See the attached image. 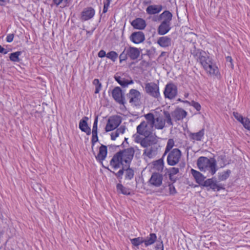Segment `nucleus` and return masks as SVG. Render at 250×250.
<instances>
[{
	"instance_id": "obj_1",
	"label": "nucleus",
	"mask_w": 250,
	"mask_h": 250,
	"mask_svg": "<svg viewBox=\"0 0 250 250\" xmlns=\"http://www.w3.org/2000/svg\"><path fill=\"white\" fill-rule=\"evenodd\" d=\"M134 149L133 147H129L120 151L114 155L110 161V165L114 168L120 167L121 165L125 167H129L134 154Z\"/></svg>"
},
{
	"instance_id": "obj_2",
	"label": "nucleus",
	"mask_w": 250,
	"mask_h": 250,
	"mask_svg": "<svg viewBox=\"0 0 250 250\" xmlns=\"http://www.w3.org/2000/svg\"><path fill=\"white\" fill-rule=\"evenodd\" d=\"M193 55L197 61L203 66L207 73L210 75H217L219 72L218 67L211 61V59L205 51L195 50Z\"/></svg>"
},
{
	"instance_id": "obj_3",
	"label": "nucleus",
	"mask_w": 250,
	"mask_h": 250,
	"mask_svg": "<svg viewBox=\"0 0 250 250\" xmlns=\"http://www.w3.org/2000/svg\"><path fill=\"white\" fill-rule=\"evenodd\" d=\"M199 169L204 172H208L211 175H214L217 170L216 162L213 158L208 159L205 157H200L197 162Z\"/></svg>"
},
{
	"instance_id": "obj_4",
	"label": "nucleus",
	"mask_w": 250,
	"mask_h": 250,
	"mask_svg": "<svg viewBox=\"0 0 250 250\" xmlns=\"http://www.w3.org/2000/svg\"><path fill=\"white\" fill-rule=\"evenodd\" d=\"M182 152L178 148H174L169 152L167 156V164L173 166L177 165L181 158Z\"/></svg>"
},
{
	"instance_id": "obj_5",
	"label": "nucleus",
	"mask_w": 250,
	"mask_h": 250,
	"mask_svg": "<svg viewBox=\"0 0 250 250\" xmlns=\"http://www.w3.org/2000/svg\"><path fill=\"white\" fill-rule=\"evenodd\" d=\"M162 186L164 188L168 187L170 194H175L176 190L175 187L170 184L167 176H162V174L157 175V187Z\"/></svg>"
},
{
	"instance_id": "obj_6",
	"label": "nucleus",
	"mask_w": 250,
	"mask_h": 250,
	"mask_svg": "<svg viewBox=\"0 0 250 250\" xmlns=\"http://www.w3.org/2000/svg\"><path fill=\"white\" fill-rule=\"evenodd\" d=\"M129 99V102L132 105L137 106L139 104L141 96L140 93L137 90L132 89L126 95Z\"/></svg>"
},
{
	"instance_id": "obj_7",
	"label": "nucleus",
	"mask_w": 250,
	"mask_h": 250,
	"mask_svg": "<svg viewBox=\"0 0 250 250\" xmlns=\"http://www.w3.org/2000/svg\"><path fill=\"white\" fill-rule=\"evenodd\" d=\"M154 131V128L150 127L146 124L145 121L142 122L137 127V133L144 136L145 137H149Z\"/></svg>"
},
{
	"instance_id": "obj_8",
	"label": "nucleus",
	"mask_w": 250,
	"mask_h": 250,
	"mask_svg": "<svg viewBox=\"0 0 250 250\" xmlns=\"http://www.w3.org/2000/svg\"><path fill=\"white\" fill-rule=\"evenodd\" d=\"M121 123V119L120 116H114L110 117L105 129L106 132L110 131L116 128Z\"/></svg>"
},
{
	"instance_id": "obj_9",
	"label": "nucleus",
	"mask_w": 250,
	"mask_h": 250,
	"mask_svg": "<svg viewBox=\"0 0 250 250\" xmlns=\"http://www.w3.org/2000/svg\"><path fill=\"white\" fill-rule=\"evenodd\" d=\"M177 94V86L172 83H168L166 85L164 94L166 97L171 99L174 98Z\"/></svg>"
},
{
	"instance_id": "obj_10",
	"label": "nucleus",
	"mask_w": 250,
	"mask_h": 250,
	"mask_svg": "<svg viewBox=\"0 0 250 250\" xmlns=\"http://www.w3.org/2000/svg\"><path fill=\"white\" fill-rule=\"evenodd\" d=\"M202 186L209 187L210 189L214 191H219L224 188L222 185L218 184L217 181L213 178L208 179L203 183Z\"/></svg>"
},
{
	"instance_id": "obj_11",
	"label": "nucleus",
	"mask_w": 250,
	"mask_h": 250,
	"mask_svg": "<svg viewBox=\"0 0 250 250\" xmlns=\"http://www.w3.org/2000/svg\"><path fill=\"white\" fill-rule=\"evenodd\" d=\"M112 96L114 99L118 103L122 104H125L124 97L122 91L120 87H116L112 90Z\"/></svg>"
},
{
	"instance_id": "obj_12",
	"label": "nucleus",
	"mask_w": 250,
	"mask_h": 250,
	"mask_svg": "<svg viewBox=\"0 0 250 250\" xmlns=\"http://www.w3.org/2000/svg\"><path fill=\"white\" fill-rule=\"evenodd\" d=\"M172 14L169 11L166 10L157 17V21L160 23L171 24Z\"/></svg>"
},
{
	"instance_id": "obj_13",
	"label": "nucleus",
	"mask_w": 250,
	"mask_h": 250,
	"mask_svg": "<svg viewBox=\"0 0 250 250\" xmlns=\"http://www.w3.org/2000/svg\"><path fill=\"white\" fill-rule=\"evenodd\" d=\"M171 115L175 121L183 120L187 115V112L183 109L176 108L172 113Z\"/></svg>"
},
{
	"instance_id": "obj_14",
	"label": "nucleus",
	"mask_w": 250,
	"mask_h": 250,
	"mask_svg": "<svg viewBox=\"0 0 250 250\" xmlns=\"http://www.w3.org/2000/svg\"><path fill=\"white\" fill-rule=\"evenodd\" d=\"M95 10L92 7L84 8L81 13V20L82 21L88 20L94 16Z\"/></svg>"
},
{
	"instance_id": "obj_15",
	"label": "nucleus",
	"mask_w": 250,
	"mask_h": 250,
	"mask_svg": "<svg viewBox=\"0 0 250 250\" xmlns=\"http://www.w3.org/2000/svg\"><path fill=\"white\" fill-rule=\"evenodd\" d=\"M132 42L135 43H139L144 42L145 39L144 34L141 31L133 33L130 37Z\"/></svg>"
},
{
	"instance_id": "obj_16",
	"label": "nucleus",
	"mask_w": 250,
	"mask_h": 250,
	"mask_svg": "<svg viewBox=\"0 0 250 250\" xmlns=\"http://www.w3.org/2000/svg\"><path fill=\"white\" fill-rule=\"evenodd\" d=\"M88 120L87 117H84L81 120L79 123V128L83 132H85L87 135H89L91 133V129L87 125Z\"/></svg>"
},
{
	"instance_id": "obj_17",
	"label": "nucleus",
	"mask_w": 250,
	"mask_h": 250,
	"mask_svg": "<svg viewBox=\"0 0 250 250\" xmlns=\"http://www.w3.org/2000/svg\"><path fill=\"white\" fill-rule=\"evenodd\" d=\"M126 48L128 56L131 60H134L137 59L139 57L140 51L138 48L133 47H126Z\"/></svg>"
},
{
	"instance_id": "obj_18",
	"label": "nucleus",
	"mask_w": 250,
	"mask_h": 250,
	"mask_svg": "<svg viewBox=\"0 0 250 250\" xmlns=\"http://www.w3.org/2000/svg\"><path fill=\"white\" fill-rule=\"evenodd\" d=\"M132 26L135 29L142 30L146 26V21L141 18H137L131 22Z\"/></svg>"
},
{
	"instance_id": "obj_19",
	"label": "nucleus",
	"mask_w": 250,
	"mask_h": 250,
	"mask_svg": "<svg viewBox=\"0 0 250 250\" xmlns=\"http://www.w3.org/2000/svg\"><path fill=\"white\" fill-rule=\"evenodd\" d=\"M145 90L147 93L155 97L156 96V84L149 83L146 84Z\"/></svg>"
},
{
	"instance_id": "obj_20",
	"label": "nucleus",
	"mask_w": 250,
	"mask_h": 250,
	"mask_svg": "<svg viewBox=\"0 0 250 250\" xmlns=\"http://www.w3.org/2000/svg\"><path fill=\"white\" fill-rule=\"evenodd\" d=\"M191 173L195 178L196 182L202 186L203 183L205 181L204 179H205L203 175L194 169H191Z\"/></svg>"
},
{
	"instance_id": "obj_21",
	"label": "nucleus",
	"mask_w": 250,
	"mask_h": 250,
	"mask_svg": "<svg viewBox=\"0 0 250 250\" xmlns=\"http://www.w3.org/2000/svg\"><path fill=\"white\" fill-rule=\"evenodd\" d=\"M131 242L133 246L137 247L143 242L145 243L146 246H148L152 244L154 241L152 240L145 241L142 237H139L136 238L131 239Z\"/></svg>"
},
{
	"instance_id": "obj_22",
	"label": "nucleus",
	"mask_w": 250,
	"mask_h": 250,
	"mask_svg": "<svg viewBox=\"0 0 250 250\" xmlns=\"http://www.w3.org/2000/svg\"><path fill=\"white\" fill-rule=\"evenodd\" d=\"M170 25L171 24L160 23L158 29V34L161 35L166 34L170 30Z\"/></svg>"
},
{
	"instance_id": "obj_23",
	"label": "nucleus",
	"mask_w": 250,
	"mask_h": 250,
	"mask_svg": "<svg viewBox=\"0 0 250 250\" xmlns=\"http://www.w3.org/2000/svg\"><path fill=\"white\" fill-rule=\"evenodd\" d=\"M107 154V147L106 146L102 145L99 148V152L97 156L96 159L99 161L104 160Z\"/></svg>"
},
{
	"instance_id": "obj_24",
	"label": "nucleus",
	"mask_w": 250,
	"mask_h": 250,
	"mask_svg": "<svg viewBox=\"0 0 250 250\" xmlns=\"http://www.w3.org/2000/svg\"><path fill=\"white\" fill-rule=\"evenodd\" d=\"M157 43L162 47H167L171 44V39L167 36L162 37L157 40Z\"/></svg>"
},
{
	"instance_id": "obj_25",
	"label": "nucleus",
	"mask_w": 250,
	"mask_h": 250,
	"mask_svg": "<svg viewBox=\"0 0 250 250\" xmlns=\"http://www.w3.org/2000/svg\"><path fill=\"white\" fill-rule=\"evenodd\" d=\"M204 135V129H202L196 133H191L189 136L191 139L197 141H201Z\"/></svg>"
},
{
	"instance_id": "obj_26",
	"label": "nucleus",
	"mask_w": 250,
	"mask_h": 250,
	"mask_svg": "<svg viewBox=\"0 0 250 250\" xmlns=\"http://www.w3.org/2000/svg\"><path fill=\"white\" fill-rule=\"evenodd\" d=\"M145 117L146 120V124L150 127L154 128L155 123L154 116L152 113H149L145 115Z\"/></svg>"
},
{
	"instance_id": "obj_27",
	"label": "nucleus",
	"mask_w": 250,
	"mask_h": 250,
	"mask_svg": "<svg viewBox=\"0 0 250 250\" xmlns=\"http://www.w3.org/2000/svg\"><path fill=\"white\" fill-rule=\"evenodd\" d=\"M179 172V169L177 167H171L169 169H167V168H166L164 171V175L163 176H167V175H170V177H171V175H174Z\"/></svg>"
},
{
	"instance_id": "obj_28",
	"label": "nucleus",
	"mask_w": 250,
	"mask_h": 250,
	"mask_svg": "<svg viewBox=\"0 0 250 250\" xmlns=\"http://www.w3.org/2000/svg\"><path fill=\"white\" fill-rule=\"evenodd\" d=\"M134 175V170L129 167H127L125 169V179L127 180H130L132 179Z\"/></svg>"
},
{
	"instance_id": "obj_29",
	"label": "nucleus",
	"mask_w": 250,
	"mask_h": 250,
	"mask_svg": "<svg viewBox=\"0 0 250 250\" xmlns=\"http://www.w3.org/2000/svg\"><path fill=\"white\" fill-rule=\"evenodd\" d=\"M231 173V171L229 169L219 173L218 175V179L220 181L226 180L229 176Z\"/></svg>"
},
{
	"instance_id": "obj_30",
	"label": "nucleus",
	"mask_w": 250,
	"mask_h": 250,
	"mask_svg": "<svg viewBox=\"0 0 250 250\" xmlns=\"http://www.w3.org/2000/svg\"><path fill=\"white\" fill-rule=\"evenodd\" d=\"M21 53L20 51L11 53L9 56L10 60L12 62H19L20 61L19 56L21 55Z\"/></svg>"
},
{
	"instance_id": "obj_31",
	"label": "nucleus",
	"mask_w": 250,
	"mask_h": 250,
	"mask_svg": "<svg viewBox=\"0 0 250 250\" xmlns=\"http://www.w3.org/2000/svg\"><path fill=\"white\" fill-rule=\"evenodd\" d=\"M174 145V141L173 139H169L167 141L166 148L164 154H163V158L166 155V154L170 151V150L172 149Z\"/></svg>"
},
{
	"instance_id": "obj_32",
	"label": "nucleus",
	"mask_w": 250,
	"mask_h": 250,
	"mask_svg": "<svg viewBox=\"0 0 250 250\" xmlns=\"http://www.w3.org/2000/svg\"><path fill=\"white\" fill-rule=\"evenodd\" d=\"M117 190L125 195H129L130 194V190L124 187L122 185L118 184L117 185Z\"/></svg>"
},
{
	"instance_id": "obj_33",
	"label": "nucleus",
	"mask_w": 250,
	"mask_h": 250,
	"mask_svg": "<svg viewBox=\"0 0 250 250\" xmlns=\"http://www.w3.org/2000/svg\"><path fill=\"white\" fill-rule=\"evenodd\" d=\"M153 144H155V143L151 141L148 137H145V138H143L140 142L141 146L144 147H146Z\"/></svg>"
},
{
	"instance_id": "obj_34",
	"label": "nucleus",
	"mask_w": 250,
	"mask_h": 250,
	"mask_svg": "<svg viewBox=\"0 0 250 250\" xmlns=\"http://www.w3.org/2000/svg\"><path fill=\"white\" fill-rule=\"evenodd\" d=\"M118 57V54L113 51H110L106 54V57L111 59L114 62L117 60Z\"/></svg>"
},
{
	"instance_id": "obj_35",
	"label": "nucleus",
	"mask_w": 250,
	"mask_h": 250,
	"mask_svg": "<svg viewBox=\"0 0 250 250\" xmlns=\"http://www.w3.org/2000/svg\"><path fill=\"white\" fill-rule=\"evenodd\" d=\"M148 186H156V173H153L150 179L148 181Z\"/></svg>"
},
{
	"instance_id": "obj_36",
	"label": "nucleus",
	"mask_w": 250,
	"mask_h": 250,
	"mask_svg": "<svg viewBox=\"0 0 250 250\" xmlns=\"http://www.w3.org/2000/svg\"><path fill=\"white\" fill-rule=\"evenodd\" d=\"M164 117L166 119V122L170 125H172L173 123L172 122L171 118L170 116V114L168 111H164Z\"/></svg>"
},
{
	"instance_id": "obj_37",
	"label": "nucleus",
	"mask_w": 250,
	"mask_h": 250,
	"mask_svg": "<svg viewBox=\"0 0 250 250\" xmlns=\"http://www.w3.org/2000/svg\"><path fill=\"white\" fill-rule=\"evenodd\" d=\"M184 103H188L189 105L194 107L197 111H200L201 108L200 104L194 101H192L191 102H189L188 101H184Z\"/></svg>"
},
{
	"instance_id": "obj_38",
	"label": "nucleus",
	"mask_w": 250,
	"mask_h": 250,
	"mask_svg": "<svg viewBox=\"0 0 250 250\" xmlns=\"http://www.w3.org/2000/svg\"><path fill=\"white\" fill-rule=\"evenodd\" d=\"M127 48L125 47L122 53L120 55V62H121L122 61H124L127 60L128 54L127 53Z\"/></svg>"
},
{
	"instance_id": "obj_39",
	"label": "nucleus",
	"mask_w": 250,
	"mask_h": 250,
	"mask_svg": "<svg viewBox=\"0 0 250 250\" xmlns=\"http://www.w3.org/2000/svg\"><path fill=\"white\" fill-rule=\"evenodd\" d=\"M147 14L152 15L156 13V5H149L146 9Z\"/></svg>"
},
{
	"instance_id": "obj_40",
	"label": "nucleus",
	"mask_w": 250,
	"mask_h": 250,
	"mask_svg": "<svg viewBox=\"0 0 250 250\" xmlns=\"http://www.w3.org/2000/svg\"><path fill=\"white\" fill-rule=\"evenodd\" d=\"M133 83V82L131 80H126L125 78H123L120 84L123 87H126L129 84Z\"/></svg>"
},
{
	"instance_id": "obj_41",
	"label": "nucleus",
	"mask_w": 250,
	"mask_h": 250,
	"mask_svg": "<svg viewBox=\"0 0 250 250\" xmlns=\"http://www.w3.org/2000/svg\"><path fill=\"white\" fill-rule=\"evenodd\" d=\"M241 123L246 129L250 130V121L249 119L244 118Z\"/></svg>"
},
{
	"instance_id": "obj_42",
	"label": "nucleus",
	"mask_w": 250,
	"mask_h": 250,
	"mask_svg": "<svg viewBox=\"0 0 250 250\" xmlns=\"http://www.w3.org/2000/svg\"><path fill=\"white\" fill-rule=\"evenodd\" d=\"M157 170H162L163 171L164 167V163L163 159V158L161 159H160L159 160H157Z\"/></svg>"
},
{
	"instance_id": "obj_43",
	"label": "nucleus",
	"mask_w": 250,
	"mask_h": 250,
	"mask_svg": "<svg viewBox=\"0 0 250 250\" xmlns=\"http://www.w3.org/2000/svg\"><path fill=\"white\" fill-rule=\"evenodd\" d=\"M98 117L97 116L94 120L93 128H92V134H95L97 133V125H98Z\"/></svg>"
},
{
	"instance_id": "obj_44",
	"label": "nucleus",
	"mask_w": 250,
	"mask_h": 250,
	"mask_svg": "<svg viewBox=\"0 0 250 250\" xmlns=\"http://www.w3.org/2000/svg\"><path fill=\"white\" fill-rule=\"evenodd\" d=\"M166 120L163 119H159L157 118V129H162L165 125Z\"/></svg>"
},
{
	"instance_id": "obj_45",
	"label": "nucleus",
	"mask_w": 250,
	"mask_h": 250,
	"mask_svg": "<svg viewBox=\"0 0 250 250\" xmlns=\"http://www.w3.org/2000/svg\"><path fill=\"white\" fill-rule=\"evenodd\" d=\"M233 115L234 116V117H235V118L239 122H240V123L242 122V121H243V119H244L243 116L240 114L239 113H238V112H233Z\"/></svg>"
},
{
	"instance_id": "obj_46",
	"label": "nucleus",
	"mask_w": 250,
	"mask_h": 250,
	"mask_svg": "<svg viewBox=\"0 0 250 250\" xmlns=\"http://www.w3.org/2000/svg\"><path fill=\"white\" fill-rule=\"evenodd\" d=\"M111 1V0H106V1L104 2L103 13H105L107 11Z\"/></svg>"
},
{
	"instance_id": "obj_47",
	"label": "nucleus",
	"mask_w": 250,
	"mask_h": 250,
	"mask_svg": "<svg viewBox=\"0 0 250 250\" xmlns=\"http://www.w3.org/2000/svg\"><path fill=\"white\" fill-rule=\"evenodd\" d=\"M125 167L124 166L123 169H120L117 173L114 172V173L115 174L117 178H122V176L125 172Z\"/></svg>"
},
{
	"instance_id": "obj_48",
	"label": "nucleus",
	"mask_w": 250,
	"mask_h": 250,
	"mask_svg": "<svg viewBox=\"0 0 250 250\" xmlns=\"http://www.w3.org/2000/svg\"><path fill=\"white\" fill-rule=\"evenodd\" d=\"M98 141V138L97 136V133L92 134V144L93 146L95 143H96Z\"/></svg>"
},
{
	"instance_id": "obj_49",
	"label": "nucleus",
	"mask_w": 250,
	"mask_h": 250,
	"mask_svg": "<svg viewBox=\"0 0 250 250\" xmlns=\"http://www.w3.org/2000/svg\"><path fill=\"white\" fill-rule=\"evenodd\" d=\"M69 0H53V2L57 6H58L63 1L65 3H67Z\"/></svg>"
},
{
	"instance_id": "obj_50",
	"label": "nucleus",
	"mask_w": 250,
	"mask_h": 250,
	"mask_svg": "<svg viewBox=\"0 0 250 250\" xmlns=\"http://www.w3.org/2000/svg\"><path fill=\"white\" fill-rule=\"evenodd\" d=\"M125 130V126H121L119 128H118L116 131L118 132L119 135L120 134H124Z\"/></svg>"
},
{
	"instance_id": "obj_51",
	"label": "nucleus",
	"mask_w": 250,
	"mask_h": 250,
	"mask_svg": "<svg viewBox=\"0 0 250 250\" xmlns=\"http://www.w3.org/2000/svg\"><path fill=\"white\" fill-rule=\"evenodd\" d=\"M119 135L116 130L114 132H112L111 134V139L113 140H115L116 139V138L117 137H118Z\"/></svg>"
},
{
	"instance_id": "obj_52",
	"label": "nucleus",
	"mask_w": 250,
	"mask_h": 250,
	"mask_svg": "<svg viewBox=\"0 0 250 250\" xmlns=\"http://www.w3.org/2000/svg\"><path fill=\"white\" fill-rule=\"evenodd\" d=\"M14 35L13 34H10L7 35L6 37V41L8 42H11L13 40Z\"/></svg>"
},
{
	"instance_id": "obj_53",
	"label": "nucleus",
	"mask_w": 250,
	"mask_h": 250,
	"mask_svg": "<svg viewBox=\"0 0 250 250\" xmlns=\"http://www.w3.org/2000/svg\"><path fill=\"white\" fill-rule=\"evenodd\" d=\"M98 55V57L100 58H103L105 56L106 57V54L105 51L103 50H100L99 52Z\"/></svg>"
},
{
	"instance_id": "obj_54",
	"label": "nucleus",
	"mask_w": 250,
	"mask_h": 250,
	"mask_svg": "<svg viewBox=\"0 0 250 250\" xmlns=\"http://www.w3.org/2000/svg\"><path fill=\"white\" fill-rule=\"evenodd\" d=\"M157 250H164L162 242L157 241Z\"/></svg>"
},
{
	"instance_id": "obj_55",
	"label": "nucleus",
	"mask_w": 250,
	"mask_h": 250,
	"mask_svg": "<svg viewBox=\"0 0 250 250\" xmlns=\"http://www.w3.org/2000/svg\"><path fill=\"white\" fill-rule=\"evenodd\" d=\"M134 140L135 142L136 143H140L142 139L140 137V136L139 135H134Z\"/></svg>"
},
{
	"instance_id": "obj_56",
	"label": "nucleus",
	"mask_w": 250,
	"mask_h": 250,
	"mask_svg": "<svg viewBox=\"0 0 250 250\" xmlns=\"http://www.w3.org/2000/svg\"><path fill=\"white\" fill-rule=\"evenodd\" d=\"M226 60H227V61L230 62V66L232 68H233V64L232 63V59L231 58V57L230 56H228L227 57H226Z\"/></svg>"
},
{
	"instance_id": "obj_57",
	"label": "nucleus",
	"mask_w": 250,
	"mask_h": 250,
	"mask_svg": "<svg viewBox=\"0 0 250 250\" xmlns=\"http://www.w3.org/2000/svg\"><path fill=\"white\" fill-rule=\"evenodd\" d=\"M7 51H6L2 46L0 45V53L6 54L7 53Z\"/></svg>"
},
{
	"instance_id": "obj_58",
	"label": "nucleus",
	"mask_w": 250,
	"mask_h": 250,
	"mask_svg": "<svg viewBox=\"0 0 250 250\" xmlns=\"http://www.w3.org/2000/svg\"><path fill=\"white\" fill-rule=\"evenodd\" d=\"M168 177H169L170 180L173 183L175 182L177 180V179L174 177V175H171V177H170V175H167V178Z\"/></svg>"
},
{
	"instance_id": "obj_59",
	"label": "nucleus",
	"mask_w": 250,
	"mask_h": 250,
	"mask_svg": "<svg viewBox=\"0 0 250 250\" xmlns=\"http://www.w3.org/2000/svg\"><path fill=\"white\" fill-rule=\"evenodd\" d=\"M122 77L120 76H115V79L120 84L121 83Z\"/></svg>"
},
{
	"instance_id": "obj_60",
	"label": "nucleus",
	"mask_w": 250,
	"mask_h": 250,
	"mask_svg": "<svg viewBox=\"0 0 250 250\" xmlns=\"http://www.w3.org/2000/svg\"><path fill=\"white\" fill-rule=\"evenodd\" d=\"M93 83L94 84H98L99 85V87H101V84L99 83V81L98 79H95L93 81Z\"/></svg>"
},
{
	"instance_id": "obj_61",
	"label": "nucleus",
	"mask_w": 250,
	"mask_h": 250,
	"mask_svg": "<svg viewBox=\"0 0 250 250\" xmlns=\"http://www.w3.org/2000/svg\"><path fill=\"white\" fill-rule=\"evenodd\" d=\"M162 10V6L161 5H157V13Z\"/></svg>"
},
{
	"instance_id": "obj_62",
	"label": "nucleus",
	"mask_w": 250,
	"mask_h": 250,
	"mask_svg": "<svg viewBox=\"0 0 250 250\" xmlns=\"http://www.w3.org/2000/svg\"><path fill=\"white\" fill-rule=\"evenodd\" d=\"M101 88V87H99V85H98V86H97L96 88V90H95V93H98L99 92V91H100V89Z\"/></svg>"
},
{
	"instance_id": "obj_63",
	"label": "nucleus",
	"mask_w": 250,
	"mask_h": 250,
	"mask_svg": "<svg viewBox=\"0 0 250 250\" xmlns=\"http://www.w3.org/2000/svg\"><path fill=\"white\" fill-rule=\"evenodd\" d=\"M152 151L151 150H150L148 152V154H147V156L149 157H151V155L152 154Z\"/></svg>"
},
{
	"instance_id": "obj_64",
	"label": "nucleus",
	"mask_w": 250,
	"mask_h": 250,
	"mask_svg": "<svg viewBox=\"0 0 250 250\" xmlns=\"http://www.w3.org/2000/svg\"><path fill=\"white\" fill-rule=\"evenodd\" d=\"M179 166H180V167H185V163H182L180 164V165H179Z\"/></svg>"
}]
</instances>
